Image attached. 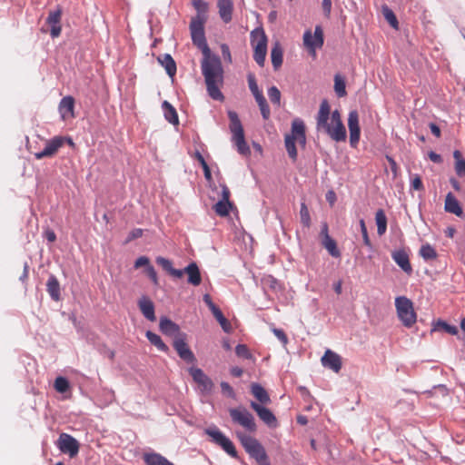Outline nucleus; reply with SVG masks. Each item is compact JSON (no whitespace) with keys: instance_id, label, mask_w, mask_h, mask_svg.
Wrapping results in <instances>:
<instances>
[{"instance_id":"63","label":"nucleus","mask_w":465,"mask_h":465,"mask_svg":"<svg viewBox=\"0 0 465 465\" xmlns=\"http://www.w3.org/2000/svg\"><path fill=\"white\" fill-rule=\"evenodd\" d=\"M45 237L50 242H54L56 240V234L51 229H47V230L45 231Z\"/></svg>"},{"instance_id":"35","label":"nucleus","mask_w":465,"mask_h":465,"mask_svg":"<svg viewBox=\"0 0 465 465\" xmlns=\"http://www.w3.org/2000/svg\"><path fill=\"white\" fill-rule=\"evenodd\" d=\"M322 244L332 257L338 258L341 256V252L337 247V243L331 236H326L322 239Z\"/></svg>"},{"instance_id":"6","label":"nucleus","mask_w":465,"mask_h":465,"mask_svg":"<svg viewBox=\"0 0 465 465\" xmlns=\"http://www.w3.org/2000/svg\"><path fill=\"white\" fill-rule=\"evenodd\" d=\"M204 433L212 438V441L220 446L228 455L237 459L238 453L232 441L226 437L216 426L204 430Z\"/></svg>"},{"instance_id":"24","label":"nucleus","mask_w":465,"mask_h":465,"mask_svg":"<svg viewBox=\"0 0 465 465\" xmlns=\"http://www.w3.org/2000/svg\"><path fill=\"white\" fill-rule=\"evenodd\" d=\"M227 114L230 120L229 128L232 134V138L244 134L243 127L239 119L238 114L230 110Z\"/></svg>"},{"instance_id":"37","label":"nucleus","mask_w":465,"mask_h":465,"mask_svg":"<svg viewBox=\"0 0 465 465\" xmlns=\"http://www.w3.org/2000/svg\"><path fill=\"white\" fill-rule=\"evenodd\" d=\"M453 157L455 159V172L458 176L463 177L465 175V159L462 158L459 150L453 152Z\"/></svg>"},{"instance_id":"48","label":"nucleus","mask_w":465,"mask_h":465,"mask_svg":"<svg viewBox=\"0 0 465 465\" xmlns=\"http://www.w3.org/2000/svg\"><path fill=\"white\" fill-rule=\"evenodd\" d=\"M360 227H361V235H362V240H363V243L366 247H368L371 251H372L373 249V246H372V243L370 240V237H369V234H368V230H367V227H366V224H365V221L363 219H361L360 220Z\"/></svg>"},{"instance_id":"34","label":"nucleus","mask_w":465,"mask_h":465,"mask_svg":"<svg viewBox=\"0 0 465 465\" xmlns=\"http://www.w3.org/2000/svg\"><path fill=\"white\" fill-rule=\"evenodd\" d=\"M145 336L148 339V341L159 351L163 352L169 351V347L163 341L162 338L158 334L151 331H147Z\"/></svg>"},{"instance_id":"58","label":"nucleus","mask_w":465,"mask_h":465,"mask_svg":"<svg viewBox=\"0 0 465 465\" xmlns=\"http://www.w3.org/2000/svg\"><path fill=\"white\" fill-rule=\"evenodd\" d=\"M203 302H205V304L208 306V308L210 309V311L212 312V313L215 311H217L218 309H220L219 307H217L213 302L212 301V298L211 296L206 293L203 295Z\"/></svg>"},{"instance_id":"27","label":"nucleus","mask_w":465,"mask_h":465,"mask_svg":"<svg viewBox=\"0 0 465 465\" xmlns=\"http://www.w3.org/2000/svg\"><path fill=\"white\" fill-rule=\"evenodd\" d=\"M157 61L163 67H164L166 74L170 77H173L175 75L176 70H177L176 63L171 54H161L157 57Z\"/></svg>"},{"instance_id":"47","label":"nucleus","mask_w":465,"mask_h":465,"mask_svg":"<svg viewBox=\"0 0 465 465\" xmlns=\"http://www.w3.org/2000/svg\"><path fill=\"white\" fill-rule=\"evenodd\" d=\"M300 217L302 224L309 228L311 226V216L305 203H301Z\"/></svg>"},{"instance_id":"44","label":"nucleus","mask_w":465,"mask_h":465,"mask_svg":"<svg viewBox=\"0 0 465 465\" xmlns=\"http://www.w3.org/2000/svg\"><path fill=\"white\" fill-rule=\"evenodd\" d=\"M193 7L197 11V15L195 16H200L205 21L207 20L206 13L208 11V4L203 0H193L192 2Z\"/></svg>"},{"instance_id":"7","label":"nucleus","mask_w":465,"mask_h":465,"mask_svg":"<svg viewBox=\"0 0 465 465\" xmlns=\"http://www.w3.org/2000/svg\"><path fill=\"white\" fill-rule=\"evenodd\" d=\"M232 420L242 426L246 430L254 432L257 426L253 415L245 408H234L229 410Z\"/></svg>"},{"instance_id":"16","label":"nucleus","mask_w":465,"mask_h":465,"mask_svg":"<svg viewBox=\"0 0 465 465\" xmlns=\"http://www.w3.org/2000/svg\"><path fill=\"white\" fill-rule=\"evenodd\" d=\"M322 364L337 373L341 369V358L339 354L328 349L322 357Z\"/></svg>"},{"instance_id":"17","label":"nucleus","mask_w":465,"mask_h":465,"mask_svg":"<svg viewBox=\"0 0 465 465\" xmlns=\"http://www.w3.org/2000/svg\"><path fill=\"white\" fill-rule=\"evenodd\" d=\"M182 272V277L183 274H187V282L193 286H199L202 282V275L200 269L196 262H192Z\"/></svg>"},{"instance_id":"4","label":"nucleus","mask_w":465,"mask_h":465,"mask_svg":"<svg viewBox=\"0 0 465 465\" xmlns=\"http://www.w3.org/2000/svg\"><path fill=\"white\" fill-rule=\"evenodd\" d=\"M251 45L253 47V59L260 66H263L267 54L268 38L262 27H257L251 32Z\"/></svg>"},{"instance_id":"13","label":"nucleus","mask_w":465,"mask_h":465,"mask_svg":"<svg viewBox=\"0 0 465 465\" xmlns=\"http://www.w3.org/2000/svg\"><path fill=\"white\" fill-rule=\"evenodd\" d=\"M251 408L257 413L258 417L271 429L278 427V420L272 411L255 401H251Z\"/></svg>"},{"instance_id":"3","label":"nucleus","mask_w":465,"mask_h":465,"mask_svg":"<svg viewBox=\"0 0 465 465\" xmlns=\"http://www.w3.org/2000/svg\"><path fill=\"white\" fill-rule=\"evenodd\" d=\"M236 435L245 451L254 459L259 465H271L264 447L257 439L243 432H237Z\"/></svg>"},{"instance_id":"60","label":"nucleus","mask_w":465,"mask_h":465,"mask_svg":"<svg viewBox=\"0 0 465 465\" xmlns=\"http://www.w3.org/2000/svg\"><path fill=\"white\" fill-rule=\"evenodd\" d=\"M272 331L274 333V335L283 343V344H286L288 342V338H287V335L285 334V332L281 330V329H277V328H273L272 329Z\"/></svg>"},{"instance_id":"29","label":"nucleus","mask_w":465,"mask_h":465,"mask_svg":"<svg viewBox=\"0 0 465 465\" xmlns=\"http://www.w3.org/2000/svg\"><path fill=\"white\" fill-rule=\"evenodd\" d=\"M251 392L261 404H268L271 402L268 392L261 384L256 382L252 383Z\"/></svg>"},{"instance_id":"22","label":"nucleus","mask_w":465,"mask_h":465,"mask_svg":"<svg viewBox=\"0 0 465 465\" xmlns=\"http://www.w3.org/2000/svg\"><path fill=\"white\" fill-rule=\"evenodd\" d=\"M138 307L143 315L149 321L154 322L156 320L154 312L153 302L146 296H143L138 301Z\"/></svg>"},{"instance_id":"12","label":"nucleus","mask_w":465,"mask_h":465,"mask_svg":"<svg viewBox=\"0 0 465 465\" xmlns=\"http://www.w3.org/2000/svg\"><path fill=\"white\" fill-rule=\"evenodd\" d=\"M189 373L192 376L193 381L198 384L201 391L204 394H210L213 389V381L203 371L202 369L196 367H191Z\"/></svg>"},{"instance_id":"20","label":"nucleus","mask_w":465,"mask_h":465,"mask_svg":"<svg viewBox=\"0 0 465 465\" xmlns=\"http://www.w3.org/2000/svg\"><path fill=\"white\" fill-rule=\"evenodd\" d=\"M292 135L294 136V141L297 142L302 147L306 144V134L304 122L296 118L292 122Z\"/></svg>"},{"instance_id":"45","label":"nucleus","mask_w":465,"mask_h":465,"mask_svg":"<svg viewBox=\"0 0 465 465\" xmlns=\"http://www.w3.org/2000/svg\"><path fill=\"white\" fill-rule=\"evenodd\" d=\"M334 90L339 97H343L347 94L345 81L339 74H336L334 77Z\"/></svg>"},{"instance_id":"52","label":"nucleus","mask_w":465,"mask_h":465,"mask_svg":"<svg viewBox=\"0 0 465 465\" xmlns=\"http://www.w3.org/2000/svg\"><path fill=\"white\" fill-rule=\"evenodd\" d=\"M220 386H221L223 394L226 395L227 397H229L231 399L235 398V396H236L235 392H234L232 387L228 382L222 381Z\"/></svg>"},{"instance_id":"10","label":"nucleus","mask_w":465,"mask_h":465,"mask_svg":"<svg viewBox=\"0 0 465 465\" xmlns=\"http://www.w3.org/2000/svg\"><path fill=\"white\" fill-rule=\"evenodd\" d=\"M186 337L187 335L184 332L179 334V336L173 339V347L182 360L187 363H193L196 358L186 342Z\"/></svg>"},{"instance_id":"11","label":"nucleus","mask_w":465,"mask_h":465,"mask_svg":"<svg viewBox=\"0 0 465 465\" xmlns=\"http://www.w3.org/2000/svg\"><path fill=\"white\" fill-rule=\"evenodd\" d=\"M64 146V139L61 135H56L52 139L45 141V146L42 151L34 153L35 159L52 158Z\"/></svg>"},{"instance_id":"49","label":"nucleus","mask_w":465,"mask_h":465,"mask_svg":"<svg viewBox=\"0 0 465 465\" xmlns=\"http://www.w3.org/2000/svg\"><path fill=\"white\" fill-rule=\"evenodd\" d=\"M268 96L273 104L280 106L281 92L276 86H272L268 89Z\"/></svg>"},{"instance_id":"15","label":"nucleus","mask_w":465,"mask_h":465,"mask_svg":"<svg viewBox=\"0 0 465 465\" xmlns=\"http://www.w3.org/2000/svg\"><path fill=\"white\" fill-rule=\"evenodd\" d=\"M62 14H63V10H62L61 6H57V8L55 10L49 12L48 17L46 19V23L51 26L50 35L52 38H56L61 34Z\"/></svg>"},{"instance_id":"39","label":"nucleus","mask_w":465,"mask_h":465,"mask_svg":"<svg viewBox=\"0 0 465 465\" xmlns=\"http://www.w3.org/2000/svg\"><path fill=\"white\" fill-rule=\"evenodd\" d=\"M420 255L425 261H431L437 258L436 250L429 243L423 244L420 249Z\"/></svg>"},{"instance_id":"43","label":"nucleus","mask_w":465,"mask_h":465,"mask_svg":"<svg viewBox=\"0 0 465 465\" xmlns=\"http://www.w3.org/2000/svg\"><path fill=\"white\" fill-rule=\"evenodd\" d=\"M213 315L217 320V322L220 323L223 331H225L227 333L232 331V325H231L230 322L224 317V315L223 314V312L220 309L213 312Z\"/></svg>"},{"instance_id":"5","label":"nucleus","mask_w":465,"mask_h":465,"mask_svg":"<svg viewBox=\"0 0 465 465\" xmlns=\"http://www.w3.org/2000/svg\"><path fill=\"white\" fill-rule=\"evenodd\" d=\"M397 314L405 327H411L416 322V312L412 302L405 297L400 296L395 299Z\"/></svg>"},{"instance_id":"1","label":"nucleus","mask_w":465,"mask_h":465,"mask_svg":"<svg viewBox=\"0 0 465 465\" xmlns=\"http://www.w3.org/2000/svg\"><path fill=\"white\" fill-rule=\"evenodd\" d=\"M205 19L193 16L190 22V31L193 44L203 53L201 62L202 74L204 77L209 96L216 101H223L224 95L219 85L223 83V68L220 57L212 54L204 33Z\"/></svg>"},{"instance_id":"33","label":"nucleus","mask_w":465,"mask_h":465,"mask_svg":"<svg viewBox=\"0 0 465 465\" xmlns=\"http://www.w3.org/2000/svg\"><path fill=\"white\" fill-rule=\"evenodd\" d=\"M284 145L289 157L295 162L297 160L298 153L295 145L294 136L292 134H285Z\"/></svg>"},{"instance_id":"59","label":"nucleus","mask_w":465,"mask_h":465,"mask_svg":"<svg viewBox=\"0 0 465 465\" xmlns=\"http://www.w3.org/2000/svg\"><path fill=\"white\" fill-rule=\"evenodd\" d=\"M411 187L416 191H422L424 189L422 181L419 175H415L412 179Z\"/></svg>"},{"instance_id":"41","label":"nucleus","mask_w":465,"mask_h":465,"mask_svg":"<svg viewBox=\"0 0 465 465\" xmlns=\"http://www.w3.org/2000/svg\"><path fill=\"white\" fill-rule=\"evenodd\" d=\"M232 141L235 143L239 153L242 155H248L251 153V150L245 141L244 134L232 138Z\"/></svg>"},{"instance_id":"26","label":"nucleus","mask_w":465,"mask_h":465,"mask_svg":"<svg viewBox=\"0 0 465 465\" xmlns=\"http://www.w3.org/2000/svg\"><path fill=\"white\" fill-rule=\"evenodd\" d=\"M444 209L447 213H453L459 217L463 214V210L459 201L451 193L446 195Z\"/></svg>"},{"instance_id":"54","label":"nucleus","mask_w":465,"mask_h":465,"mask_svg":"<svg viewBox=\"0 0 465 465\" xmlns=\"http://www.w3.org/2000/svg\"><path fill=\"white\" fill-rule=\"evenodd\" d=\"M262 282L272 290H276L280 285L279 282L272 275L264 277Z\"/></svg>"},{"instance_id":"53","label":"nucleus","mask_w":465,"mask_h":465,"mask_svg":"<svg viewBox=\"0 0 465 465\" xmlns=\"http://www.w3.org/2000/svg\"><path fill=\"white\" fill-rule=\"evenodd\" d=\"M145 272H146L147 276L151 279L153 283L155 286H158L159 285L158 277H157V273H156V271L153 268V266L151 265V266L146 267Z\"/></svg>"},{"instance_id":"61","label":"nucleus","mask_w":465,"mask_h":465,"mask_svg":"<svg viewBox=\"0 0 465 465\" xmlns=\"http://www.w3.org/2000/svg\"><path fill=\"white\" fill-rule=\"evenodd\" d=\"M222 54L225 61H228L229 63H232V55L230 52V48L226 44H223L221 45Z\"/></svg>"},{"instance_id":"31","label":"nucleus","mask_w":465,"mask_h":465,"mask_svg":"<svg viewBox=\"0 0 465 465\" xmlns=\"http://www.w3.org/2000/svg\"><path fill=\"white\" fill-rule=\"evenodd\" d=\"M283 52L280 43L276 42L271 50V59L273 69L278 70L282 64Z\"/></svg>"},{"instance_id":"23","label":"nucleus","mask_w":465,"mask_h":465,"mask_svg":"<svg viewBox=\"0 0 465 465\" xmlns=\"http://www.w3.org/2000/svg\"><path fill=\"white\" fill-rule=\"evenodd\" d=\"M217 7L219 9V15L221 19L224 23L232 21V15L233 10V4L232 0H218Z\"/></svg>"},{"instance_id":"56","label":"nucleus","mask_w":465,"mask_h":465,"mask_svg":"<svg viewBox=\"0 0 465 465\" xmlns=\"http://www.w3.org/2000/svg\"><path fill=\"white\" fill-rule=\"evenodd\" d=\"M143 232V230L140 228H135V229L132 230L126 238V242H132L137 238L142 237Z\"/></svg>"},{"instance_id":"57","label":"nucleus","mask_w":465,"mask_h":465,"mask_svg":"<svg viewBox=\"0 0 465 465\" xmlns=\"http://www.w3.org/2000/svg\"><path fill=\"white\" fill-rule=\"evenodd\" d=\"M142 266H145L148 267V266H151L150 264V260L148 257L146 256H140L139 258L136 259L135 262H134V268H140Z\"/></svg>"},{"instance_id":"14","label":"nucleus","mask_w":465,"mask_h":465,"mask_svg":"<svg viewBox=\"0 0 465 465\" xmlns=\"http://www.w3.org/2000/svg\"><path fill=\"white\" fill-rule=\"evenodd\" d=\"M348 127L350 131V144L356 148L361 136V128L359 124V114L356 110L351 111L348 116Z\"/></svg>"},{"instance_id":"18","label":"nucleus","mask_w":465,"mask_h":465,"mask_svg":"<svg viewBox=\"0 0 465 465\" xmlns=\"http://www.w3.org/2000/svg\"><path fill=\"white\" fill-rule=\"evenodd\" d=\"M392 260L397 263L401 269L406 272L408 275L412 273V267L410 262L409 254L405 250H396L391 252Z\"/></svg>"},{"instance_id":"40","label":"nucleus","mask_w":465,"mask_h":465,"mask_svg":"<svg viewBox=\"0 0 465 465\" xmlns=\"http://www.w3.org/2000/svg\"><path fill=\"white\" fill-rule=\"evenodd\" d=\"M382 15H383L384 18L386 19V21L390 24V25L393 29L397 30L399 28V22H398V19H397L395 14L387 5L382 6Z\"/></svg>"},{"instance_id":"8","label":"nucleus","mask_w":465,"mask_h":465,"mask_svg":"<svg viewBox=\"0 0 465 465\" xmlns=\"http://www.w3.org/2000/svg\"><path fill=\"white\" fill-rule=\"evenodd\" d=\"M56 445L61 452L67 454L70 458H74L79 452L80 444L77 440L65 432L59 435Z\"/></svg>"},{"instance_id":"38","label":"nucleus","mask_w":465,"mask_h":465,"mask_svg":"<svg viewBox=\"0 0 465 465\" xmlns=\"http://www.w3.org/2000/svg\"><path fill=\"white\" fill-rule=\"evenodd\" d=\"M232 207V203L231 202H224L220 200L213 205V210L217 215L225 217L229 214Z\"/></svg>"},{"instance_id":"36","label":"nucleus","mask_w":465,"mask_h":465,"mask_svg":"<svg viewBox=\"0 0 465 465\" xmlns=\"http://www.w3.org/2000/svg\"><path fill=\"white\" fill-rule=\"evenodd\" d=\"M375 221L377 224V232L383 235L387 230V217L382 209H379L375 213Z\"/></svg>"},{"instance_id":"62","label":"nucleus","mask_w":465,"mask_h":465,"mask_svg":"<svg viewBox=\"0 0 465 465\" xmlns=\"http://www.w3.org/2000/svg\"><path fill=\"white\" fill-rule=\"evenodd\" d=\"M221 186H222V199H221V201L230 202L231 193H230L229 188L226 186V184H222Z\"/></svg>"},{"instance_id":"42","label":"nucleus","mask_w":465,"mask_h":465,"mask_svg":"<svg viewBox=\"0 0 465 465\" xmlns=\"http://www.w3.org/2000/svg\"><path fill=\"white\" fill-rule=\"evenodd\" d=\"M440 330H442L451 335L458 334V328L456 326L450 325L449 323H447L446 322H444L442 320H438L432 329V331H440Z\"/></svg>"},{"instance_id":"50","label":"nucleus","mask_w":465,"mask_h":465,"mask_svg":"<svg viewBox=\"0 0 465 465\" xmlns=\"http://www.w3.org/2000/svg\"><path fill=\"white\" fill-rule=\"evenodd\" d=\"M247 81H248V86L253 96L262 94V92L259 90L256 78L253 74H248L247 75Z\"/></svg>"},{"instance_id":"64","label":"nucleus","mask_w":465,"mask_h":465,"mask_svg":"<svg viewBox=\"0 0 465 465\" xmlns=\"http://www.w3.org/2000/svg\"><path fill=\"white\" fill-rule=\"evenodd\" d=\"M260 110H261V114L262 115V118L264 120H267L269 119L270 115H271V111H270V107L268 105V104H264V105H262L261 107H259Z\"/></svg>"},{"instance_id":"2","label":"nucleus","mask_w":465,"mask_h":465,"mask_svg":"<svg viewBox=\"0 0 465 465\" xmlns=\"http://www.w3.org/2000/svg\"><path fill=\"white\" fill-rule=\"evenodd\" d=\"M316 130L325 133L335 142H344L347 137L340 112L334 110L331 114V106L326 99L320 104L316 116Z\"/></svg>"},{"instance_id":"46","label":"nucleus","mask_w":465,"mask_h":465,"mask_svg":"<svg viewBox=\"0 0 465 465\" xmlns=\"http://www.w3.org/2000/svg\"><path fill=\"white\" fill-rule=\"evenodd\" d=\"M54 387L58 392L64 393L69 390L70 384L66 378L59 376L55 379Z\"/></svg>"},{"instance_id":"21","label":"nucleus","mask_w":465,"mask_h":465,"mask_svg":"<svg viewBox=\"0 0 465 465\" xmlns=\"http://www.w3.org/2000/svg\"><path fill=\"white\" fill-rule=\"evenodd\" d=\"M74 108V99L68 95L62 98L59 104V113L63 120H66L68 118H73Z\"/></svg>"},{"instance_id":"55","label":"nucleus","mask_w":465,"mask_h":465,"mask_svg":"<svg viewBox=\"0 0 465 465\" xmlns=\"http://www.w3.org/2000/svg\"><path fill=\"white\" fill-rule=\"evenodd\" d=\"M331 5H332L331 0H322V8L323 15H324V17H326L328 19L331 17Z\"/></svg>"},{"instance_id":"32","label":"nucleus","mask_w":465,"mask_h":465,"mask_svg":"<svg viewBox=\"0 0 465 465\" xmlns=\"http://www.w3.org/2000/svg\"><path fill=\"white\" fill-rule=\"evenodd\" d=\"M164 118L172 124H178L179 119L175 108L167 101H163L162 104Z\"/></svg>"},{"instance_id":"51","label":"nucleus","mask_w":465,"mask_h":465,"mask_svg":"<svg viewBox=\"0 0 465 465\" xmlns=\"http://www.w3.org/2000/svg\"><path fill=\"white\" fill-rule=\"evenodd\" d=\"M235 353L238 357H242L244 359H251L252 353L250 352L248 347L245 344H238L235 347Z\"/></svg>"},{"instance_id":"28","label":"nucleus","mask_w":465,"mask_h":465,"mask_svg":"<svg viewBox=\"0 0 465 465\" xmlns=\"http://www.w3.org/2000/svg\"><path fill=\"white\" fill-rule=\"evenodd\" d=\"M46 291L52 300L58 302L61 300V288L57 278L51 274L46 282Z\"/></svg>"},{"instance_id":"25","label":"nucleus","mask_w":465,"mask_h":465,"mask_svg":"<svg viewBox=\"0 0 465 465\" xmlns=\"http://www.w3.org/2000/svg\"><path fill=\"white\" fill-rule=\"evenodd\" d=\"M143 460L146 465H174L160 453L152 451L143 454Z\"/></svg>"},{"instance_id":"30","label":"nucleus","mask_w":465,"mask_h":465,"mask_svg":"<svg viewBox=\"0 0 465 465\" xmlns=\"http://www.w3.org/2000/svg\"><path fill=\"white\" fill-rule=\"evenodd\" d=\"M156 263L163 268L167 273H169L171 276L174 278H182V272L181 270L174 269L173 267V262L171 260L159 256L155 260Z\"/></svg>"},{"instance_id":"19","label":"nucleus","mask_w":465,"mask_h":465,"mask_svg":"<svg viewBox=\"0 0 465 465\" xmlns=\"http://www.w3.org/2000/svg\"><path fill=\"white\" fill-rule=\"evenodd\" d=\"M159 329L163 334L173 337V339L183 333L181 331L179 325L167 317H161Z\"/></svg>"},{"instance_id":"9","label":"nucleus","mask_w":465,"mask_h":465,"mask_svg":"<svg viewBox=\"0 0 465 465\" xmlns=\"http://www.w3.org/2000/svg\"><path fill=\"white\" fill-rule=\"evenodd\" d=\"M324 43L323 30L321 25H316L313 35L310 30L303 34V44L310 53L315 54L318 48H322Z\"/></svg>"}]
</instances>
